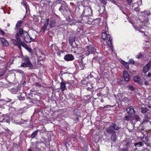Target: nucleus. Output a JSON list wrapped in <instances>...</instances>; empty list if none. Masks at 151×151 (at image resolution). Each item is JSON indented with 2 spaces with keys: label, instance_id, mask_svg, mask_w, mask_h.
Segmentation results:
<instances>
[{
  "label": "nucleus",
  "instance_id": "f257e3e1",
  "mask_svg": "<svg viewBox=\"0 0 151 151\" xmlns=\"http://www.w3.org/2000/svg\"><path fill=\"white\" fill-rule=\"evenodd\" d=\"M96 52V49L95 47L90 45L85 47L84 51L82 53V55L83 56H88L90 54H94Z\"/></svg>",
  "mask_w": 151,
  "mask_h": 151
},
{
  "label": "nucleus",
  "instance_id": "f03ea898",
  "mask_svg": "<svg viewBox=\"0 0 151 151\" xmlns=\"http://www.w3.org/2000/svg\"><path fill=\"white\" fill-rule=\"evenodd\" d=\"M102 38L106 41L107 44L110 47H112V45L111 43L112 39L109 35H107L105 32H103L102 33Z\"/></svg>",
  "mask_w": 151,
  "mask_h": 151
},
{
  "label": "nucleus",
  "instance_id": "7ed1b4c3",
  "mask_svg": "<svg viewBox=\"0 0 151 151\" xmlns=\"http://www.w3.org/2000/svg\"><path fill=\"white\" fill-rule=\"evenodd\" d=\"M11 41L14 45L17 46L19 49L21 48V46H23L24 44V43L21 40L12 39Z\"/></svg>",
  "mask_w": 151,
  "mask_h": 151
},
{
  "label": "nucleus",
  "instance_id": "20e7f679",
  "mask_svg": "<svg viewBox=\"0 0 151 151\" xmlns=\"http://www.w3.org/2000/svg\"><path fill=\"white\" fill-rule=\"evenodd\" d=\"M82 14H83L84 16L86 17H88L91 15L92 14V11L91 8L88 7H86L85 8Z\"/></svg>",
  "mask_w": 151,
  "mask_h": 151
},
{
  "label": "nucleus",
  "instance_id": "39448f33",
  "mask_svg": "<svg viewBox=\"0 0 151 151\" xmlns=\"http://www.w3.org/2000/svg\"><path fill=\"white\" fill-rule=\"evenodd\" d=\"M64 60L67 61L73 60L74 59L73 56L72 54L66 55L64 58Z\"/></svg>",
  "mask_w": 151,
  "mask_h": 151
},
{
  "label": "nucleus",
  "instance_id": "423d86ee",
  "mask_svg": "<svg viewBox=\"0 0 151 151\" xmlns=\"http://www.w3.org/2000/svg\"><path fill=\"white\" fill-rule=\"evenodd\" d=\"M24 59L26 63L28 64L30 69H32L33 68V66L30 62L29 58L27 56H25Z\"/></svg>",
  "mask_w": 151,
  "mask_h": 151
},
{
  "label": "nucleus",
  "instance_id": "0eeeda50",
  "mask_svg": "<svg viewBox=\"0 0 151 151\" xmlns=\"http://www.w3.org/2000/svg\"><path fill=\"white\" fill-rule=\"evenodd\" d=\"M127 112L130 114L133 115L135 113L134 110L132 106H129L128 107L126 110Z\"/></svg>",
  "mask_w": 151,
  "mask_h": 151
},
{
  "label": "nucleus",
  "instance_id": "6e6552de",
  "mask_svg": "<svg viewBox=\"0 0 151 151\" xmlns=\"http://www.w3.org/2000/svg\"><path fill=\"white\" fill-rule=\"evenodd\" d=\"M68 9V6L67 5L63 4H62L59 9L60 11L63 12L65 11H67Z\"/></svg>",
  "mask_w": 151,
  "mask_h": 151
},
{
  "label": "nucleus",
  "instance_id": "1a4fd4ad",
  "mask_svg": "<svg viewBox=\"0 0 151 151\" xmlns=\"http://www.w3.org/2000/svg\"><path fill=\"white\" fill-rule=\"evenodd\" d=\"M1 43L3 47L7 46L9 45V42L4 38L1 37L0 38Z\"/></svg>",
  "mask_w": 151,
  "mask_h": 151
},
{
  "label": "nucleus",
  "instance_id": "9d476101",
  "mask_svg": "<svg viewBox=\"0 0 151 151\" xmlns=\"http://www.w3.org/2000/svg\"><path fill=\"white\" fill-rule=\"evenodd\" d=\"M133 80L135 82H136L140 84H142L143 83L142 80L138 76H135L133 78Z\"/></svg>",
  "mask_w": 151,
  "mask_h": 151
},
{
  "label": "nucleus",
  "instance_id": "9b49d317",
  "mask_svg": "<svg viewBox=\"0 0 151 151\" xmlns=\"http://www.w3.org/2000/svg\"><path fill=\"white\" fill-rule=\"evenodd\" d=\"M123 77L126 81H128L130 80V76L128 73L126 71L123 72Z\"/></svg>",
  "mask_w": 151,
  "mask_h": 151
},
{
  "label": "nucleus",
  "instance_id": "f8f14e48",
  "mask_svg": "<svg viewBox=\"0 0 151 151\" xmlns=\"http://www.w3.org/2000/svg\"><path fill=\"white\" fill-rule=\"evenodd\" d=\"M26 33H27V35H28V37H29V39H27L26 37H24V40L27 42H31L33 41H34V39H33V38L32 37V36L29 35L27 32H26Z\"/></svg>",
  "mask_w": 151,
  "mask_h": 151
},
{
  "label": "nucleus",
  "instance_id": "ddd939ff",
  "mask_svg": "<svg viewBox=\"0 0 151 151\" xmlns=\"http://www.w3.org/2000/svg\"><path fill=\"white\" fill-rule=\"evenodd\" d=\"M106 132L109 134H112L116 133L114 129L110 126L106 129Z\"/></svg>",
  "mask_w": 151,
  "mask_h": 151
},
{
  "label": "nucleus",
  "instance_id": "4468645a",
  "mask_svg": "<svg viewBox=\"0 0 151 151\" xmlns=\"http://www.w3.org/2000/svg\"><path fill=\"white\" fill-rule=\"evenodd\" d=\"M142 140L146 145L148 146L150 145V143L149 142L148 137L147 136H145V138H142Z\"/></svg>",
  "mask_w": 151,
  "mask_h": 151
},
{
  "label": "nucleus",
  "instance_id": "2eb2a0df",
  "mask_svg": "<svg viewBox=\"0 0 151 151\" xmlns=\"http://www.w3.org/2000/svg\"><path fill=\"white\" fill-rule=\"evenodd\" d=\"M47 23H45L43 26L42 27L41 29V31L43 32L44 33L45 32V30L46 29L48 25L49 22V19H47L46 20Z\"/></svg>",
  "mask_w": 151,
  "mask_h": 151
},
{
  "label": "nucleus",
  "instance_id": "dca6fc26",
  "mask_svg": "<svg viewBox=\"0 0 151 151\" xmlns=\"http://www.w3.org/2000/svg\"><path fill=\"white\" fill-rule=\"evenodd\" d=\"M111 127H112L114 130L118 131L119 130V128L118 125L116 124L115 123H112L111 125Z\"/></svg>",
  "mask_w": 151,
  "mask_h": 151
},
{
  "label": "nucleus",
  "instance_id": "f3484780",
  "mask_svg": "<svg viewBox=\"0 0 151 151\" xmlns=\"http://www.w3.org/2000/svg\"><path fill=\"white\" fill-rule=\"evenodd\" d=\"M65 145L67 148H68V146H72V145L70 139H68L67 140Z\"/></svg>",
  "mask_w": 151,
  "mask_h": 151
},
{
  "label": "nucleus",
  "instance_id": "a211bd4d",
  "mask_svg": "<svg viewBox=\"0 0 151 151\" xmlns=\"http://www.w3.org/2000/svg\"><path fill=\"white\" fill-rule=\"evenodd\" d=\"M65 83L63 82H61L60 83V88L62 91H63L65 88V83Z\"/></svg>",
  "mask_w": 151,
  "mask_h": 151
},
{
  "label": "nucleus",
  "instance_id": "6ab92c4d",
  "mask_svg": "<svg viewBox=\"0 0 151 151\" xmlns=\"http://www.w3.org/2000/svg\"><path fill=\"white\" fill-rule=\"evenodd\" d=\"M56 23V21L55 19H51L50 21L49 26L50 27H53Z\"/></svg>",
  "mask_w": 151,
  "mask_h": 151
},
{
  "label": "nucleus",
  "instance_id": "aec40b11",
  "mask_svg": "<svg viewBox=\"0 0 151 151\" xmlns=\"http://www.w3.org/2000/svg\"><path fill=\"white\" fill-rule=\"evenodd\" d=\"M111 140L113 142H115L116 140V133L111 134Z\"/></svg>",
  "mask_w": 151,
  "mask_h": 151
},
{
  "label": "nucleus",
  "instance_id": "412c9836",
  "mask_svg": "<svg viewBox=\"0 0 151 151\" xmlns=\"http://www.w3.org/2000/svg\"><path fill=\"white\" fill-rule=\"evenodd\" d=\"M85 23L88 24H91L94 23V22L92 19L89 18H88L87 21H85Z\"/></svg>",
  "mask_w": 151,
  "mask_h": 151
},
{
  "label": "nucleus",
  "instance_id": "4be33fe9",
  "mask_svg": "<svg viewBox=\"0 0 151 151\" xmlns=\"http://www.w3.org/2000/svg\"><path fill=\"white\" fill-rule=\"evenodd\" d=\"M121 62L123 64V65L124 66L125 68L126 69H129V66L127 63L122 60H121Z\"/></svg>",
  "mask_w": 151,
  "mask_h": 151
},
{
  "label": "nucleus",
  "instance_id": "5701e85b",
  "mask_svg": "<svg viewBox=\"0 0 151 151\" xmlns=\"http://www.w3.org/2000/svg\"><path fill=\"white\" fill-rule=\"evenodd\" d=\"M12 100L8 98H7L5 99V100H1L0 101V104L1 103H4V102L6 101L7 102H11Z\"/></svg>",
  "mask_w": 151,
  "mask_h": 151
},
{
  "label": "nucleus",
  "instance_id": "b1692460",
  "mask_svg": "<svg viewBox=\"0 0 151 151\" xmlns=\"http://www.w3.org/2000/svg\"><path fill=\"white\" fill-rule=\"evenodd\" d=\"M123 143L124 145L127 147H128L130 145V142L129 140H127L123 141Z\"/></svg>",
  "mask_w": 151,
  "mask_h": 151
},
{
  "label": "nucleus",
  "instance_id": "393cba45",
  "mask_svg": "<svg viewBox=\"0 0 151 151\" xmlns=\"http://www.w3.org/2000/svg\"><path fill=\"white\" fill-rule=\"evenodd\" d=\"M17 33H19V35L22 36L24 33V31L22 28H19L18 32Z\"/></svg>",
  "mask_w": 151,
  "mask_h": 151
},
{
  "label": "nucleus",
  "instance_id": "a878e982",
  "mask_svg": "<svg viewBox=\"0 0 151 151\" xmlns=\"http://www.w3.org/2000/svg\"><path fill=\"white\" fill-rule=\"evenodd\" d=\"M22 23V21L20 20H19L17 21L16 25V29H17L19 27Z\"/></svg>",
  "mask_w": 151,
  "mask_h": 151
},
{
  "label": "nucleus",
  "instance_id": "bb28decb",
  "mask_svg": "<svg viewBox=\"0 0 151 151\" xmlns=\"http://www.w3.org/2000/svg\"><path fill=\"white\" fill-rule=\"evenodd\" d=\"M38 149L37 148L36 149H35L34 147H31L30 148L27 149V151H38Z\"/></svg>",
  "mask_w": 151,
  "mask_h": 151
},
{
  "label": "nucleus",
  "instance_id": "cd10ccee",
  "mask_svg": "<svg viewBox=\"0 0 151 151\" xmlns=\"http://www.w3.org/2000/svg\"><path fill=\"white\" fill-rule=\"evenodd\" d=\"M37 134V130L34 131L33 133L32 134L31 137L32 138H33L35 137V136Z\"/></svg>",
  "mask_w": 151,
  "mask_h": 151
},
{
  "label": "nucleus",
  "instance_id": "c85d7f7f",
  "mask_svg": "<svg viewBox=\"0 0 151 151\" xmlns=\"http://www.w3.org/2000/svg\"><path fill=\"white\" fill-rule=\"evenodd\" d=\"M147 109L145 107H142L141 108V112L142 113H145L147 111Z\"/></svg>",
  "mask_w": 151,
  "mask_h": 151
},
{
  "label": "nucleus",
  "instance_id": "c756f323",
  "mask_svg": "<svg viewBox=\"0 0 151 151\" xmlns=\"http://www.w3.org/2000/svg\"><path fill=\"white\" fill-rule=\"evenodd\" d=\"M150 69H149L146 66H145L143 68V71L144 73L147 72Z\"/></svg>",
  "mask_w": 151,
  "mask_h": 151
},
{
  "label": "nucleus",
  "instance_id": "7c9ffc66",
  "mask_svg": "<svg viewBox=\"0 0 151 151\" xmlns=\"http://www.w3.org/2000/svg\"><path fill=\"white\" fill-rule=\"evenodd\" d=\"M145 66L150 70L151 68V61H150Z\"/></svg>",
  "mask_w": 151,
  "mask_h": 151
},
{
  "label": "nucleus",
  "instance_id": "2f4dec72",
  "mask_svg": "<svg viewBox=\"0 0 151 151\" xmlns=\"http://www.w3.org/2000/svg\"><path fill=\"white\" fill-rule=\"evenodd\" d=\"M20 35H19V33H17L15 35L16 40H18L19 41L21 40L20 37Z\"/></svg>",
  "mask_w": 151,
  "mask_h": 151
},
{
  "label": "nucleus",
  "instance_id": "473e14b6",
  "mask_svg": "<svg viewBox=\"0 0 151 151\" xmlns=\"http://www.w3.org/2000/svg\"><path fill=\"white\" fill-rule=\"evenodd\" d=\"M20 66L23 67H29V65H28V64L27 63H22Z\"/></svg>",
  "mask_w": 151,
  "mask_h": 151
},
{
  "label": "nucleus",
  "instance_id": "72a5a7b5",
  "mask_svg": "<svg viewBox=\"0 0 151 151\" xmlns=\"http://www.w3.org/2000/svg\"><path fill=\"white\" fill-rule=\"evenodd\" d=\"M134 118L135 119V120H136V121H139L140 119V117H139V115H135L134 116Z\"/></svg>",
  "mask_w": 151,
  "mask_h": 151
},
{
  "label": "nucleus",
  "instance_id": "f704fd0d",
  "mask_svg": "<svg viewBox=\"0 0 151 151\" xmlns=\"http://www.w3.org/2000/svg\"><path fill=\"white\" fill-rule=\"evenodd\" d=\"M74 82L73 81H69L66 82V83H68L70 85L73 86L74 84Z\"/></svg>",
  "mask_w": 151,
  "mask_h": 151
},
{
  "label": "nucleus",
  "instance_id": "c9c22d12",
  "mask_svg": "<svg viewBox=\"0 0 151 151\" xmlns=\"http://www.w3.org/2000/svg\"><path fill=\"white\" fill-rule=\"evenodd\" d=\"M135 146L138 145V147L142 146H143L142 143L141 142L135 143L134 144Z\"/></svg>",
  "mask_w": 151,
  "mask_h": 151
},
{
  "label": "nucleus",
  "instance_id": "e433bc0d",
  "mask_svg": "<svg viewBox=\"0 0 151 151\" xmlns=\"http://www.w3.org/2000/svg\"><path fill=\"white\" fill-rule=\"evenodd\" d=\"M130 118V116H126L124 117V120L129 121Z\"/></svg>",
  "mask_w": 151,
  "mask_h": 151
},
{
  "label": "nucleus",
  "instance_id": "4c0bfd02",
  "mask_svg": "<svg viewBox=\"0 0 151 151\" xmlns=\"http://www.w3.org/2000/svg\"><path fill=\"white\" fill-rule=\"evenodd\" d=\"M18 99L20 101H23L24 100L25 98L24 97H22L21 96H18Z\"/></svg>",
  "mask_w": 151,
  "mask_h": 151
},
{
  "label": "nucleus",
  "instance_id": "58836bf2",
  "mask_svg": "<svg viewBox=\"0 0 151 151\" xmlns=\"http://www.w3.org/2000/svg\"><path fill=\"white\" fill-rule=\"evenodd\" d=\"M128 150V147H124L120 149V150L122 151H127Z\"/></svg>",
  "mask_w": 151,
  "mask_h": 151
},
{
  "label": "nucleus",
  "instance_id": "ea45409f",
  "mask_svg": "<svg viewBox=\"0 0 151 151\" xmlns=\"http://www.w3.org/2000/svg\"><path fill=\"white\" fill-rule=\"evenodd\" d=\"M127 88L131 90V91H133L134 90V87L131 86H128Z\"/></svg>",
  "mask_w": 151,
  "mask_h": 151
},
{
  "label": "nucleus",
  "instance_id": "a19ab883",
  "mask_svg": "<svg viewBox=\"0 0 151 151\" xmlns=\"http://www.w3.org/2000/svg\"><path fill=\"white\" fill-rule=\"evenodd\" d=\"M128 62L129 64H135V62L134 60L132 59L129 60Z\"/></svg>",
  "mask_w": 151,
  "mask_h": 151
},
{
  "label": "nucleus",
  "instance_id": "79ce46f5",
  "mask_svg": "<svg viewBox=\"0 0 151 151\" xmlns=\"http://www.w3.org/2000/svg\"><path fill=\"white\" fill-rule=\"evenodd\" d=\"M101 2L104 5H106L107 1L106 0H100Z\"/></svg>",
  "mask_w": 151,
  "mask_h": 151
},
{
  "label": "nucleus",
  "instance_id": "37998d69",
  "mask_svg": "<svg viewBox=\"0 0 151 151\" xmlns=\"http://www.w3.org/2000/svg\"><path fill=\"white\" fill-rule=\"evenodd\" d=\"M17 91L14 89H12L11 91V92L12 94H16L17 93Z\"/></svg>",
  "mask_w": 151,
  "mask_h": 151
},
{
  "label": "nucleus",
  "instance_id": "c03bdc74",
  "mask_svg": "<svg viewBox=\"0 0 151 151\" xmlns=\"http://www.w3.org/2000/svg\"><path fill=\"white\" fill-rule=\"evenodd\" d=\"M112 107L111 106L109 105H107L104 106L103 107L104 109H106V110H108V109L109 108V107Z\"/></svg>",
  "mask_w": 151,
  "mask_h": 151
},
{
  "label": "nucleus",
  "instance_id": "a18cd8bd",
  "mask_svg": "<svg viewBox=\"0 0 151 151\" xmlns=\"http://www.w3.org/2000/svg\"><path fill=\"white\" fill-rule=\"evenodd\" d=\"M142 54L141 53H140L138 55L136 56V58H140L142 57Z\"/></svg>",
  "mask_w": 151,
  "mask_h": 151
},
{
  "label": "nucleus",
  "instance_id": "49530a36",
  "mask_svg": "<svg viewBox=\"0 0 151 151\" xmlns=\"http://www.w3.org/2000/svg\"><path fill=\"white\" fill-rule=\"evenodd\" d=\"M128 4L130 6H131L132 5V0H127Z\"/></svg>",
  "mask_w": 151,
  "mask_h": 151
},
{
  "label": "nucleus",
  "instance_id": "de8ad7c7",
  "mask_svg": "<svg viewBox=\"0 0 151 151\" xmlns=\"http://www.w3.org/2000/svg\"><path fill=\"white\" fill-rule=\"evenodd\" d=\"M137 1L138 5H141L142 4V0H137Z\"/></svg>",
  "mask_w": 151,
  "mask_h": 151
},
{
  "label": "nucleus",
  "instance_id": "09e8293b",
  "mask_svg": "<svg viewBox=\"0 0 151 151\" xmlns=\"http://www.w3.org/2000/svg\"><path fill=\"white\" fill-rule=\"evenodd\" d=\"M0 34L2 35H3L5 34V33L1 29H0Z\"/></svg>",
  "mask_w": 151,
  "mask_h": 151
},
{
  "label": "nucleus",
  "instance_id": "8fccbe9b",
  "mask_svg": "<svg viewBox=\"0 0 151 151\" xmlns=\"http://www.w3.org/2000/svg\"><path fill=\"white\" fill-rule=\"evenodd\" d=\"M17 72L20 73L21 74H23L24 72L22 70H17Z\"/></svg>",
  "mask_w": 151,
  "mask_h": 151
},
{
  "label": "nucleus",
  "instance_id": "3c124183",
  "mask_svg": "<svg viewBox=\"0 0 151 151\" xmlns=\"http://www.w3.org/2000/svg\"><path fill=\"white\" fill-rule=\"evenodd\" d=\"M4 74V72H0V77L3 76Z\"/></svg>",
  "mask_w": 151,
  "mask_h": 151
},
{
  "label": "nucleus",
  "instance_id": "603ef678",
  "mask_svg": "<svg viewBox=\"0 0 151 151\" xmlns=\"http://www.w3.org/2000/svg\"><path fill=\"white\" fill-rule=\"evenodd\" d=\"M144 119H148L149 117L148 115L147 114H145L144 115Z\"/></svg>",
  "mask_w": 151,
  "mask_h": 151
},
{
  "label": "nucleus",
  "instance_id": "864d4df0",
  "mask_svg": "<svg viewBox=\"0 0 151 151\" xmlns=\"http://www.w3.org/2000/svg\"><path fill=\"white\" fill-rule=\"evenodd\" d=\"M148 119L144 118L143 119V122L144 123L147 122H148Z\"/></svg>",
  "mask_w": 151,
  "mask_h": 151
},
{
  "label": "nucleus",
  "instance_id": "5fc2aeb1",
  "mask_svg": "<svg viewBox=\"0 0 151 151\" xmlns=\"http://www.w3.org/2000/svg\"><path fill=\"white\" fill-rule=\"evenodd\" d=\"M11 65V63H10V62H8L7 63V66L8 67H10Z\"/></svg>",
  "mask_w": 151,
  "mask_h": 151
},
{
  "label": "nucleus",
  "instance_id": "6e6d98bb",
  "mask_svg": "<svg viewBox=\"0 0 151 151\" xmlns=\"http://www.w3.org/2000/svg\"><path fill=\"white\" fill-rule=\"evenodd\" d=\"M13 61H14V59L12 58L10 59L9 62H10V63H11V64H12V63Z\"/></svg>",
  "mask_w": 151,
  "mask_h": 151
},
{
  "label": "nucleus",
  "instance_id": "4d7b16f0",
  "mask_svg": "<svg viewBox=\"0 0 151 151\" xmlns=\"http://www.w3.org/2000/svg\"><path fill=\"white\" fill-rule=\"evenodd\" d=\"M23 5L24 7L27 10V6L25 3H24L23 2Z\"/></svg>",
  "mask_w": 151,
  "mask_h": 151
},
{
  "label": "nucleus",
  "instance_id": "13d9d810",
  "mask_svg": "<svg viewBox=\"0 0 151 151\" xmlns=\"http://www.w3.org/2000/svg\"><path fill=\"white\" fill-rule=\"evenodd\" d=\"M73 42L75 43L74 41ZM73 42H72V41H71V40L69 41V43L70 45L72 46L73 45Z\"/></svg>",
  "mask_w": 151,
  "mask_h": 151
},
{
  "label": "nucleus",
  "instance_id": "bf43d9fd",
  "mask_svg": "<svg viewBox=\"0 0 151 151\" xmlns=\"http://www.w3.org/2000/svg\"><path fill=\"white\" fill-rule=\"evenodd\" d=\"M35 85L37 86H38L39 87L41 86V85L40 84L38 83H35Z\"/></svg>",
  "mask_w": 151,
  "mask_h": 151
},
{
  "label": "nucleus",
  "instance_id": "052dcab7",
  "mask_svg": "<svg viewBox=\"0 0 151 151\" xmlns=\"http://www.w3.org/2000/svg\"><path fill=\"white\" fill-rule=\"evenodd\" d=\"M110 1L112 3H114V4H116V2L114 1V0H110Z\"/></svg>",
  "mask_w": 151,
  "mask_h": 151
},
{
  "label": "nucleus",
  "instance_id": "680f3d73",
  "mask_svg": "<svg viewBox=\"0 0 151 151\" xmlns=\"http://www.w3.org/2000/svg\"><path fill=\"white\" fill-rule=\"evenodd\" d=\"M145 84L146 85H148L149 84V83L147 81H145Z\"/></svg>",
  "mask_w": 151,
  "mask_h": 151
},
{
  "label": "nucleus",
  "instance_id": "e2e57ef3",
  "mask_svg": "<svg viewBox=\"0 0 151 151\" xmlns=\"http://www.w3.org/2000/svg\"><path fill=\"white\" fill-rule=\"evenodd\" d=\"M134 10L136 12H139V11L138 8H135L134 9Z\"/></svg>",
  "mask_w": 151,
  "mask_h": 151
},
{
  "label": "nucleus",
  "instance_id": "0e129e2a",
  "mask_svg": "<svg viewBox=\"0 0 151 151\" xmlns=\"http://www.w3.org/2000/svg\"><path fill=\"white\" fill-rule=\"evenodd\" d=\"M147 76L148 77H150L151 76V73H149L148 74Z\"/></svg>",
  "mask_w": 151,
  "mask_h": 151
},
{
  "label": "nucleus",
  "instance_id": "69168bd1",
  "mask_svg": "<svg viewBox=\"0 0 151 151\" xmlns=\"http://www.w3.org/2000/svg\"><path fill=\"white\" fill-rule=\"evenodd\" d=\"M26 35L27 36V39H29V37H28V35H27V34H26Z\"/></svg>",
  "mask_w": 151,
  "mask_h": 151
},
{
  "label": "nucleus",
  "instance_id": "338daca9",
  "mask_svg": "<svg viewBox=\"0 0 151 151\" xmlns=\"http://www.w3.org/2000/svg\"><path fill=\"white\" fill-rule=\"evenodd\" d=\"M10 24L9 23H8L7 24V26L8 27H9L10 26Z\"/></svg>",
  "mask_w": 151,
  "mask_h": 151
},
{
  "label": "nucleus",
  "instance_id": "774afa93",
  "mask_svg": "<svg viewBox=\"0 0 151 151\" xmlns=\"http://www.w3.org/2000/svg\"><path fill=\"white\" fill-rule=\"evenodd\" d=\"M90 89H91V88H87V90H90Z\"/></svg>",
  "mask_w": 151,
  "mask_h": 151
}]
</instances>
